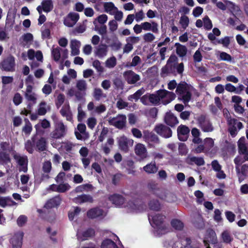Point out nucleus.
I'll return each mask as SVG.
<instances>
[{
  "mask_svg": "<svg viewBox=\"0 0 248 248\" xmlns=\"http://www.w3.org/2000/svg\"><path fill=\"white\" fill-rule=\"evenodd\" d=\"M108 199L116 206L124 207L129 212L139 213L145 209V205L140 200L131 201L124 203V198L118 194L109 196Z\"/></svg>",
  "mask_w": 248,
  "mask_h": 248,
  "instance_id": "nucleus-1",
  "label": "nucleus"
},
{
  "mask_svg": "<svg viewBox=\"0 0 248 248\" xmlns=\"http://www.w3.org/2000/svg\"><path fill=\"white\" fill-rule=\"evenodd\" d=\"M190 87L186 82H181L177 85L175 80L170 81L168 84V88L172 90L176 87V92L179 95V99L186 105L191 98V93L190 92Z\"/></svg>",
  "mask_w": 248,
  "mask_h": 248,
  "instance_id": "nucleus-2",
  "label": "nucleus"
},
{
  "mask_svg": "<svg viewBox=\"0 0 248 248\" xmlns=\"http://www.w3.org/2000/svg\"><path fill=\"white\" fill-rule=\"evenodd\" d=\"M165 217L159 214L151 213L148 215L150 224L155 229V233L157 235L165 234L168 232V228L164 222Z\"/></svg>",
  "mask_w": 248,
  "mask_h": 248,
  "instance_id": "nucleus-3",
  "label": "nucleus"
},
{
  "mask_svg": "<svg viewBox=\"0 0 248 248\" xmlns=\"http://www.w3.org/2000/svg\"><path fill=\"white\" fill-rule=\"evenodd\" d=\"M164 245L167 248H189L192 244L190 239L185 234H179L177 238L170 241H166Z\"/></svg>",
  "mask_w": 248,
  "mask_h": 248,
  "instance_id": "nucleus-4",
  "label": "nucleus"
},
{
  "mask_svg": "<svg viewBox=\"0 0 248 248\" xmlns=\"http://www.w3.org/2000/svg\"><path fill=\"white\" fill-rule=\"evenodd\" d=\"M133 29L134 32L137 34L141 33L142 30L145 31H151L155 34L158 33L159 31V25L155 21L151 22L146 21L140 24H137L133 27Z\"/></svg>",
  "mask_w": 248,
  "mask_h": 248,
  "instance_id": "nucleus-5",
  "label": "nucleus"
},
{
  "mask_svg": "<svg viewBox=\"0 0 248 248\" xmlns=\"http://www.w3.org/2000/svg\"><path fill=\"white\" fill-rule=\"evenodd\" d=\"M54 129L50 133V136L53 139H61L65 137L67 133V126L63 123L54 125Z\"/></svg>",
  "mask_w": 248,
  "mask_h": 248,
  "instance_id": "nucleus-6",
  "label": "nucleus"
},
{
  "mask_svg": "<svg viewBox=\"0 0 248 248\" xmlns=\"http://www.w3.org/2000/svg\"><path fill=\"white\" fill-rule=\"evenodd\" d=\"M0 68L6 72H14L15 71L16 62L15 58L9 55L4 59L0 63Z\"/></svg>",
  "mask_w": 248,
  "mask_h": 248,
  "instance_id": "nucleus-7",
  "label": "nucleus"
},
{
  "mask_svg": "<svg viewBox=\"0 0 248 248\" xmlns=\"http://www.w3.org/2000/svg\"><path fill=\"white\" fill-rule=\"evenodd\" d=\"M143 138L150 148H154L155 145L159 143V140L157 136L148 130L143 131Z\"/></svg>",
  "mask_w": 248,
  "mask_h": 248,
  "instance_id": "nucleus-8",
  "label": "nucleus"
},
{
  "mask_svg": "<svg viewBox=\"0 0 248 248\" xmlns=\"http://www.w3.org/2000/svg\"><path fill=\"white\" fill-rule=\"evenodd\" d=\"M14 158L17 164L19 171L26 172L28 170V157L25 155L16 153L14 155Z\"/></svg>",
  "mask_w": 248,
  "mask_h": 248,
  "instance_id": "nucleus-9",
  "label": "nucleus"
},
{
  "mask_svg": "<svg viewBox=\"0 0 248 248\" xmlns=\"http://www.w3.org/2000/svg\"><path fill=\"white\" fill-rule=\"evenodd\" d=\"M229 127V132L232 137L237 134L238 131L243 127L242 123L235 119H230L228 120Z\"/></svg>",
  "mask_w": 248,
  "mask_h": 248,
  "instance_id": "nucleus-10",
  "label": "nucleus"
},
{
  "mask_svg": "<svg viewBox=\"0 0 248 248\" xmlns=\"http://www.w3.org/2000/svg\"><path fill=\"white\" fill-rule=\"evenodd\" d=\"M76 87L78 90L76 93V97L78 100H80L86 94V91L87 89V83L84 79L77 80Z\"/></svg>",
  "mask_w": 248,
  "mask_h": 248,
  "instance_id": "nucleus-11",
  "label": "nucleus"
},
{
  "mask_svg": "<svg viewBox=\"0 0 248 248\" xmlns=\"http://www.w3.org/2000/svg\"><path fill=\"white\" fill-rule=\"evenodd\" d=\"M126 122V117L124 114H118L115 117L109 118L108 120L109 124L119 129H122L125 126Z\"/></svg>",
  "mask_w": 248,
  "mask_h": 248,
  "instance_id": "nucleus-12",
  "label": "nucleus"
},
{
  "mask_svg": "<svg viewBox=\"0 0 248 248\" xmlns=\"http://www.w3.org/2000/svg\"><path fill=\"white\" fill-rule=\"evenodd\" d=\"M160 97L161 103L167 105L173 100L175 97V94L171 92L166 90H160Z\"/></svg>",
  "mask_w": 248,
  "mask_h": 248,
  "instance_id": "nucleus-13",
  "label": "nucleus"
},
{
  "mask_svg": "<svg viewBox=\"0 0 248 248\" xmlns=\"http://www.w3.org/2000/svg\"><path fill=\"white\" fill-rule=\"evenodd\" d=\"M118 143L120 149L124 152H127L129 147L133 145L134 141L132 139L123 136L118 138Z\"/></svg>",
  "mask_w": 248,
  "mask_h": 248,
  "instance_id": "nucleus-14",
  "label": "nucleus"
},
{
  "mask_svg": "<svg viewBox=\"0 0 248 248\" xmlns=\"http://www.w3.org/2000/svg\"><path fill=\"white\" fill-rule=\"evenodd\" d=\"M32 89L33 87L32 85H28L27 86L25 96L26 99L31 102L28 105L27 108L28 109H31L32 105L36 103V94L32 92Z\"/></svg>",
  "mask_w": 248,
  "mask_h": 248,
  "instance_id": "nucleus-15",
  "label": "nucleus"
},
{
  "mask_svg": "<svg viewBox=\"0 0 248 248\" xmlns=\"http://www.w3.org/2000/svg\"><path fill=\"white\" fill-rule=\"evenodd\" d=\"M123 76L129 84H136L141 79L139 75L130 70L125 71L123 74Z\"/></svg>",
  "mask_w": 248,
  "mask_h": 248,
  "instance_id": "nucleus-16",
  "label": "nucleus"
},
{
  "mask_svg": "<svg viewBox=\"0 0 248 248\" xmlns=\"http://www.w3.org/2000/svg\"><path fill=\"white\" fill-rule=\"evenodd\" d=\"M87 215L90 218L102 219L106 216V212L100 208L96 207L89 210Z\"/></svg>",
  "mask_w": 248,
  "mask_h": 248,
  "instance_id": "nucleus-17",
  "label": "nucleus"
},
{
  "mask_svg": "<svg viewBox=\"0 0 248 248\" xmlns=\"http://www.w3.org/2000/svg\"><path fill=\"white\" fill-rule=\"evenodd\" d=\"M24 232L19 231L16 232L10 239L13 248H21Z\"/></svg>",
  "mask_w": 248,
  "mask_h": 248,
  "instance_id": "nucleus-18",
  "label": "nucleus"
},
{
  "mask_svg": "<svg viewBox=\"0 0 248 248\" xmlns=\"http://www.w3.org/2000/svg\"><path fill=\"white\" fill-rule=\"evenodd\" d=\"M198 121L200 127L204 132H209L213 130V127L209 119L205 116H200Z\"/></svg>",
  "mask_w": 248,
  "mask_h": 248,
  "instance_id": "nucleus-19",
  "label": "nucleus"
},
{
  "mask_svg": "<svg viewBox=\"0 0 248 248\" xmlns=\"http://www.w3.org/2000/svg\"><path fill=\"white\" fill-rule=\"evenodd\" d=\"M155 130L158 134L165 138H170L172 135L170 128L163 124L156 125Z\"/></svg>",
  "mask_w": 248,
  "mask_h": 248,
  "instance_id": "nucleus-20",
  "label": "nucleus"
},
{
  "mask_svg": "<svg viewBox=\"0 0 248 248\" xmlns=\"http://www.w3.org/2000/svg\"><path fill=\"white\" fill-rule=\"evenodd\" d=\"M135 153L136 155L141 159H144L148 157V152L145 146L139 143L135 147Z\"/></svg>",
  "mask_w": 248,
  "mask_h": 248,
  "instance_id": "nucleus-21",
  "label": "nucleus"
},
{
  "mask_svg": "<svg viewBox=\"0 0 248 248\" xmlns=\"http://www.w3.org/2000/svg\"><path fill=\"white\" fill-rule=\"evenodd\" d=\"M79 19V15L76 13H70L65 18L64 24L69 27L74 26Z\"/></svg>",
  "mask_w": 248,
  "mask_h": 248,
  "instance_id": "nucleus-22",
  "label": "nucleus"
},
{
  "mask_svg": "<svg viewBox=\"0 0 248 248\" xmlns=\"http://www.w3.org/2000/svg\"><path fill=\"white\" fill-rule=\"evenodd\" d=\"M238 181L240 183L242 182L246 178L248 177V164L242 165L239 169L236 170Z\"/></svg>",
  "mask_w": 248,
  "mask_h": 248,
  "instance_id": "nucleus-23",
  "label": "nucleus"
},
{
  "mask_svg": "<svg viewBox=\"0 0 248 248\" xmlns=\"http://www.w3.org/2000/svg\"><path fill=\"white\" fill-rule=\"evenodd\" d=\"M190 130L188 127L184 125H180L177 128V134L178 139L181 141L187 140Z\"/></svg>",
  "mask_w": 248,
  "mask_h": 248,
  "instance_id": "nucleus-24",
  "label": "nucleus"
},
{
  "mask_svg": "<svg viewBox=\"0 0 248 248\" xmlns=\"http://www.w3.org/2000/svg\"><path fill=\"white\" fill-rule=\"evenodd\" d=\"M186 162L189 165H196L199 166H202L205 164L204 159L202 157H196L188 155L186 159Z\"/></svg>",
  "mask_w": 248,
  "mask_h": 248,
  "instance_id": "nucleus-25",
  "label": "nucleus"
},
{
  "mask_svg": "<svg viewBox=\"0 0 248 248\" xmlns=\"http://www.w3.org/2000/svg\"><path fill=\"white\" fill-rule=\"evenodd\" d=\"M108 51V46L107 45L101 44L96 48L94 53L99 58L102 59L107 55Z\"/></svg>",
  "mask_w": 248,
  "mask_h": 248,
  "instance_id": "nucleus-26",
  "label": "nucleus"
},
{
  "mask_svg": "<svg viewBox=\"0 0 248 248\" xmlns=\"http://www.w3.org/2000/svg\"><path fill=\"white\" fill-rule=\"evenodd\" d=\"M155 194L159 198L168 202H171L174 200V196L170 193L166 192L160 189H156L155 191Z\"/></svg>",
  "mask_w": 248,
  "mask_h": 248,
  "instance_id": "nucleus-27",
  "label": "nucleus"
},
{
  "mask_svg": "<svg viewBox=\"0 0 248 248\" xmlns=\"http://www.w3.org/2000/svg\"><path fill=\"white\" fill-rule=\"evenodd\" d=\"M71 55L77 56L80 53L79 48L81 46V43L76 39H72L70 41Z\"/></svg>",
  "mask_w": 248,
  "mask_h": 248,
  "instance_id": "nucleus-28",
  "label": "nucleus"
},
{
  "mask_svg": "<svg viewBox=\"0 0 248 248\" xmlns=\"http://www.w3.org/2000/svg\"><path fill=\"white\" fill-rule=\"evenodd\" d=\"M60 113L66 118V120L71 122L72 121V114L69 104H65L60 110Z\"/></svg>",
  "mask_w": 248,
  "mask_h": 248,
  "instance_id": "nucleus-29",
  "label": "nucleus"
},
{
  "mask_svg": "<svg viewBox=\"0 0 248 248\" xmlns=\"http://www.w3.org/2000/svg\"><path fill=\"white\" fill-rule=\"evenodd\" d=\"M73 201L76 203L82 204L85 202L92 203L93 202V197L89 195L82 194L74 198Z\"/></svg>",
  "mask_w": 248,
  "mask_h": 248,
  "instance_id": "nucleus-30",
  "label": "nucleus"
},
{
  "mask_svg": "<svg viewBox=\"0 0 248 248\" xmlns=\"http://www.w3.org/2000/svg\"><path fill=\"white\" fill-rule=\"evenodd\" d=\"M165 122L168 125L171 127L174 126L178 123V121L176 116L170 112H168L166 113L165 117Z\"/></svg>",
  "mask_w": 248,
  "mask_h": 248,
  "instance_id": "nucleus-31",
  "label": "nucleus"
},
{
  "mask_svg": "<svg viewBox=\"0 0 248 248\" xmlns=\"http://www.w3.org/2000/svg\"><path fill=\"white\" fill-rule=\"evenodd\" d=\"M239 153L242 155L244 159L248 161V144L242 142L240 140L238 143Z\"/></svg>",
  "mask_w": 248,
  "mask_h": 248,
  "instance_id": "nucleus-32",
  "label": "nucleus"
},
{
  "mask_svg": "<svg viewBox=\"0 0 248 248\" xmlns=\"http://www.w3.org/2000/svg\"><path fill=\"white\" fill-rule=\"evenodd\" d=\"M94 231L92 229H89L86 231L81 232L78 231L77 233L78 238L79 240L83 241L93 235Z\"/></svg>",
  "mask_w": 248,
  "mask_h": 248,
  "instance_id": "nucleus-33",
  "label": "nucleus"
},
{
  "mask_svg": "<svg viewBox=\"0 0 248 248\" xmlns=\"http://www.w3.org/2000/svg\"><path fill=\"white\" fill-rule=\"evenodd\" d=\"M143 170L147 174H155L158 170V167L155 161H153L144 166Z\"/></svg>",
  "mask_w": 248,
  "mask_h": 248,
  "instance_id": "nucleus-34",
  "label": "nucleus"
},
{
  "mask_svg": "<svg viewBox=\"0 0 248 248\" xmlns=\"http://www.w3.org/2000/svg\"><path fill=\"white\" fill-rule=\"evenodd\" d=\"M25 148L30 154H32L36 149L35 137H33L31 140H27L25 143Z\"/></svg>",
  "mask_w": 248,
  "mask_h": 248,
  "instance_id": "nucleus-35",
  "label": "nucleus"
},
{
  "mask_svg": "<svg viewBox=\"0 0 248 248\" xmlns=\"http://www.w3.org/2000/svg\"><path fill=\"white\" fill-rule=\"evenodd\" d=\"M35 182L38 184L43 182L47 181L49 178V173L46 172H41L34 175Z\"/></svg>",
  "mask_w": 248,
  "mask_h": 248,
  "instance_id": "nucleus-36",
  "label": "nucleus"
},
{
  "mask_svg": "<svg viewBox=\"0 0 248 248\" xmlns=\"http://www.w3.org/2000/svg\"><path fill=\"white\" fill-rule=\"evenodd\" d=\"M103 7L105 12L108 14L112 15L114 14V12L117 11L118 8L116 7L114 4L112 2H106L103 4Z\"/></svg>",
  "mask_w": 248,
  "mask_h": 248,
  "instance_id": "nucleus-37",
  "label": "nucleus"
},
{
  "mask_svg": "<svg viewBox=\"0 0 248 248\" xmlns=\"http://www.w3.org/2000/svg\"><path fill=\"white\" fill-rule=\"evenodd\" d=\"M61 202V199L60 196H56L47 201L45 204V207L47 208H50L57 207L60 205Z\"/></svg>",
  "mask_w": 248,
  "mask_h": 248,
  "instance_id": "nucleus-38",
  "label": "nucleus"
},
{
  "mask_svg": "<svg viewBox=\"0 0 248 248\" xmlns=\"http://www.w3.org/2000/svg\"><path fill=\"white\" fill-rule=\"evenodd\" d=\"M36 149L39 151H44L46 150V142L45 138H41L37 140L35 139Z\"/></svg>",
  "mask_w": 248,
  "mask_h": 248,
  "instance_id": "nucleus-39",
  "label": "nucleus"
},
{
  "mask_svg": "<svg viewBox=\"0 0 248 248\" xmlns=\"http://www.w3.org/2000/svg\"><path fill=\"white\" fill-rule=\"evenodd\" d=\"M21 38L23 40L22 42V45L24 46L29 47L33 40L32 34L30 33H27L23 35Z\"/></svg>",
  "mask_w": 248,
  "mask_h": 248,
  "instance_id": "nucleus-40",
  "label": "nucleus"
},
{
  "mask_svg": "<svg viewBox=\"0 0 248 248\" xmlns=\"http://www.w3.org/2000/svg\"><path fill=\"white\" fill-rule=\"evenodd\" d=\"M159 90L154 93H149L150 103L154 105H158L161 103Z\"/></svg>",
  "mask_w": 248,
  "mask_h": 248,
  "instance_id": "nucleus-41",
  "label": "nucleus"
},
{
  "mask_svg": "<svg viewBox=\"0 0 248 248\" xmlns=\"http://www.w3.org/2000/svg\"><path fill=\"white\" fill-rule=\"evenodd\" d=\"M93 95L96 101H99L102 98L106 97V94L103 93L101 89L98 88H95L94 89Z\"/></svg>",
  "mask_w": 248,
  "mask_h": 248,
  "instance_id": "nucleus-42",
  "label": "nucleus"
},
{
  "mask_svg": "<svg viewBox=\"0 0 248 248\" xmlns=\"http://www.w3.org/2000/svg\"><path fill=\"white\" fill-rule=\"evenodd\" d=\"M43 10L44 12L48 13L53 8V4L52 0H43L41 3Z\"/></svg>",
  "mask_w": 248,
  "mask_h": 248,
  "instance_id": "nucleus-43",
  "label": "nucleus"
},
{
  "mask_svg": "<svg viewBox=\"0 0 248 248\" xmlns=\"http://www.w3.org/2000/svg\"><path fill=\"white\" fill-rule=\"evenodd\" d=\"M176 61H177V58L174 55H171L167 61L170 72L171 74H175L174 66Z\"/></svg>",
  "mask_w": 248,
  "mask_h": 248,
  "instance_id": "nucleus-44",
  "label": "nucleus"
},
{
  "mask_svg": "<svg viewBox=\"0 0 248 248\" xmlns=\"http://www.w3.org/2000/svg\"><path fill=\"white\" fill-rule=\"evenodd\" d=\"M144 91L145 90L143 88L138 90L134 94L129 95L128 97V100L130 101H137L140 97L143 94Z\"/></svg>",
  "mask_w": 248,
  "mask_h": 248,
  "instance_id": "nucleus-45",
  "label": "nucleus"
},
{
  "mask_svg": "<svg viewBox=\"0 0 248 248\" xmlns=\"http://www.w3.org/2000/svg\"><path fill=\"white\" fill-rule=\"evenodd\" d=\"M189 23V18L187 16L185 15L181 16L179 23L183 29L186 30L188 27Z\"/></svg>",
  "mask_w": 248,
  "mask_h": 248,
  "instance_id": "nucleus-46",
  "label": "nucleus"
},
{
  "mask_svg": "<svg viewBox=\"0 0 248 248\" xmlns=\"http://www.w3.org/2000/svg\"><path fill=\"white\" fill-rule=\"evenodd\" d=\"M176 53L181 57L185 56L187 53V48L179 43H176Z\"/></svg>",
  "mask_w": 248,
  "mask_h": 248,
  "instance_id": "nucleus-47",
  "label": "nucleus"
},
{
  "mask_svg": "<svg viewBox=\"0 0 248 248\" xmlns=\"http://www.w3.org/2000/svg\"><path fill=\"white\" fill-rule=\"evenodd\" d=\"M49 109V106L47 105L45 102L43 101L41 102L39 105L38 108V114L39 115H44L46 114L47 110Z\"/></svg>",
  "mask_w": 248,
  "mask_h": 248,
  "instance_id": "nucleus-48",
  "label": "nucleus"
},
{
  "mask_svg": "<svg viewBox=\"0 0 248 248\" xmlns=\"http://www.w3.org/2000/svg\"><path fill=\"white\" fill-rule=\"evenodd\" d=\"M101 248H118L116 243L109 239H107L102 243Z\"/></svg>",
  "mask_w": 248,
  "mask_h": 248,
  "instance_id": "nucleus-49",
  "label": "nucleus"
},
{
  "mask_svg": "<svg viewBox=\"0 0 248 248\" xmlns=\"http://www.w3.org/2000/svg\"><path fill=\"white\" fill-rule=\"evenodd\" d=\"M75 144L72 142L67 141L62 143L61 148L64 150L67 153H70L72 151V149L75 147Z\"/></svg>",
  "mask_w": 248,
  "mask_h": 248,
  "instance_id": "nucleus-50",
  "label": "nucleus"
},
{
  "mask_svg": "<svg viewBox=\"0 0 248 248\" xmlns=\"http://www.w3.org/2000/svg\"><path fill=\"white\" fill-rule=\"evenodd\" d=\"M117 64V60L114 56H112L108 58L105 62V66L106 67L112 69L114 68Z\"/></svg>",
  "mask_w": 248,
  "mask_h": 248,
  "instance_id": "nucleus-51",
  "label": "nucleus"
},
{
  "mask_svg": "<svg viewBox=\"0 0 248 248\" xmlns=\"http://www.w3.org/2000/svg\"><path fill=\"white\" fill-rule=\"evenodd\" d=\"M10 202L13 204L16 205V203L11 200V198L8 197H2L0 196V206L1 207H5L7 205H10Z\"/></svg>",
  "mask_w": 248,
  "mask_h": 248,
  "instance_id": "nucleus-52",
  "label": "nucleus"
},
{
  "mask_svg": "<svg viewBox=\"0 0 248 248\" xmlns=\"http://www.w3.org/2000/svg\"><path fill=\"white\" fill-rule=\"evenodd\" d=\"M154 32H148L142 35V39L145 43H152L155 39Z\"/></svg>",
  "mask_w": 248,
  "mask_h": 248,
  "instance_id": "nucleus-53",
  "label": "nucleus"
},
{
  "mask_svg": "<svg viewBox=\"0 0 248 248\" xmlns=\"http://www.w3.org/2000/svg\"><path fill=\"white\" fill-rule=\"evenodd\" d=\"M221 238L224 243H230L233 240L232 237L228 231H225L221 233Z\"/></svg>",
  "mask_w": 248,
  "mask_h": 248,
  "instance_id": "nucleus-54",
  "label": "nucleus"
},
{
  "mask_svg": "<svg viewBox=\"0 0 248 248\" xmlns=\"http://www.w3.org/2000/svg\"><path fill=\"white\" fill-rule=\"evenodd\" d=\"M230 38L229 36H225L220 39H217L216 41L217 43L214 42V44L215 45L221 44L223 46L228 47L230 44Z\"/></svg>",
  "mask_w": 248,
  "mask_h": 248,
  "instance_id": "nucleus-55",
  "label": "nucleus"
},
{
  "mask_svg": "<svg viewBox=\"0 0 248 248\" xmlns=\"http://www.w3.org/2000/svg\"><path fill=\"white\" fill-rule=\"evenodd\" d=\"M62 49L59 47H56L52 49L51 53L54 60L57 62L61 58V52Z\"/></svg>",
  "mask_w": 248,
  "mask_h": 248,
  "instance_id": "nucleus-56",
  "label": "nucleus"
},
{
  "mask_svg": "<svg viewBox=\"0 0 248 248\" xmlns=\"http://www.w3.org/2000/svg\"><path fill=\"white\" fill-rule=\"evenodd\" d=\"M116 107L119 109H127L130 108L128 103L121 98L118 99L116 103Z\"/></svg>",
  "mask_w": 248,
  "mask_h": 248,
  "instance_id": "nucleus-57",
  "label": "nucleus"
},
{
  "mask_svg": "<svg viewBox=\"0 0 248 248\" xmlns=\"http://www.w3.org/2000/svg\"><path fill=\"white\" fill-rule=\"evenodd\" d=\"M205 151L210 150L214 145V141L212 138H207L204 140Z\"/></svg>",
  "mask_w": 248,
  "mask_h": 248,
  "instance_id": "nucleus-58",
  "label": "nucleus"
},
{
  "mask_svg": "<svg viewBox=\"0 0 248 248\" xmlns=\"http://www.w3.org/2000/svg\"><path fill=\"white\" fill-rule=\"evenodd\" d=\"M149 206L151 210L158 211L160 209L161 206L157 200L151 201L149 203Z\"/></svg>",
  "mask_w": 248,
  "mask_h": 248,
  "instance_id": "nucleus-59",
  "label": "nucleus"
},
{
  "mask_svg": "<svg viewBox=\"0 0 248 248\" xmlns=\"http://www.w3.org/2000/svg\"><path fill=\"white\" fill-rule=\"evenodd\" d=\"M218 59L219 61L227 62H231L232 60L231 56L225 52H219Z\"/></svg>",
  "mask_w": 248,
  "mask_h": 248,
  "instance_id": "nucleus-60",
  "label": "nucleus"
},
{
  "mask_svg": "<svg viewBox=\"0 0 248 248\" xmlns=\"http://www.w3.org/2000/svg\"><path fill=\"white\" fill-rule=\"evenodd\" d=\"M80 208L78 207H74L68 213V217L70 220H72L75 216H77L80 212Z\"/></svg>",
  "mask_w": 248,
  "mask_h": 248,
  "instance_id": "nucleus-61",
  "label": "nucleus"
},
{
  "mask_svg": "<svg viewBox=\"0 0 248 248\" xmlns=\"http://www.w3.org/2000/svg\"><path fill=\"white\" fill-rule=\"evenodd\" d=\"M171 226L177 230H181L183 229L184 227L183 223L178 219H173L171 221Z\"/></svg>",
  "mask_w": 248,
  "mask_h": 248,
  "instance_id": "nucleus-62",
  "label": "nucleus"
},
{
  "mask_svg": "<svg viewBox=\"0 0 248 248\" xmlns=\"http://www.w3.org/2000/svg\"><path fill=\"white\" fill-rule=\"evenodd\" d=\"M126 42L128 43L133 46L134 45L139 43L140 41V37L139 36H131L127 37Z\"/></svg>",
  "mask_w": 248,
  "mask_h": 248,
  "instance_id": "nucleus-63",
  "label": "nucleus"
},
{
  "mask_svg": "<svg viewBox=\"0 0 248 248\" xmlns=\"http://www.w3.org/2000/svg\"><path fill=\"white\" fill-rule=\"evenodd\" d=\"M122 46V44L120 41L117 39L113 41L109 45V46L111 47L112 50L117 51L120 49Z\"/></svg>",
  "mask_w": 248,
  "mask_h": 248,
  "instance_id": "nucleus-64",
  "label": "nucleus"
}]
</instances>
